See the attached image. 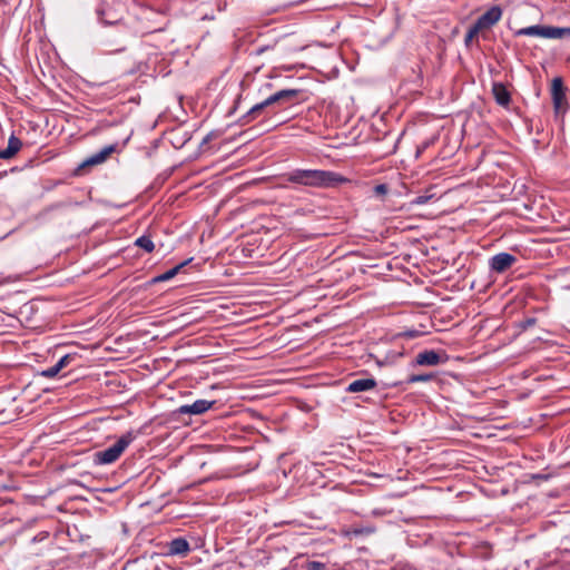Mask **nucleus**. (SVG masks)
I'll return each instance as SVG.
<instances>
[{
  "label": "nucleus",
  "mask_w": 570,
  "mask_h": 570,
  "mask_svg": "<svg viewBox=\"0 0 570 570\" xmlns=\"http://www.w3.org/2000/svg\"><path fill=\"white\" fill-rule=\"evenodd\" d=\"M279 180L282 188H287L289 185L294 187L330 188L345 183L346 178L331 170L295 168L282 174Z\"/></svg>",
  "instance_id": "obj_1"
},
{
  "label": "nucleus",
  "mask_w": 570,
  "mask_h": 570,
  "mask_svg": "<svg viewBox=\"0 0 570 570\" xmlns=\"http://www.w3.org/2000/svg\"><path fill=\"white\" fill-rule=\"evenodd\" d=\"M137 435V431H127L108 449L95 452L92 455L94 463L96 465H107L116 462L125 450L136 440Z\"/></svg>",
  "instance_id": "obj_2"
},
{
  "label": "nucleus",
  "mask_w": 570,
  "mask_h": 570,
  "mask_svg": "<svg viewBox=\"0 0 570 570\" xmlns=\"http://www.w3.org/2000/svg\"><path fill=\"white\" fill-rule=\"evenodd\" d=\"M306 45L296 32L285 33L277 37L273 43L259 46L255 49V55L261 56L267 50L277 49L281 55H291L302 51Z\"/></svg>",
  "instance_id": "obj_3"
},
{
  "label": "nucleus",
  "mask_w": 570,
  "mask_h": 570,
  "mask_svg": "<svg viewBox=\"0 0 570 570\" xmlns=\"http://www.w3.org/2000/svg\"><path fill=\"white\" fill-rule=\"evenodd\" d=\"M551 99L556 116L564 115L568 108V102L566 98V87L562 78L560 77L553 78L551 82Z\"/></svg>",
  "instance_id": "obj_4"
},
{
  "label": "nucleus",
  "mask_w": 570,
  "mask_h": 570,
  "mask_svg": "<svg viewBox=\"0 0 570 570\" xmlns=\"http://www.w3.org/2000/svg\"><path fill=\"white\" fill-rule=\"evenodd\" d=\"M517 261L514 255L501 252L489 259V267L492 272L501 274L510 269Z\"/></svg>",
  "instance_id": "obj_5"
},
{
  "label": "nucleus",
  "mask_w": 570,
  "mask_h": 570,
  "mask_svg": "<svg viewBox=\"0 0 570 570\" xmlns=\"http://www.w3.org/2000/svg\"><path fill=\"white\" fill-rule=\"evenodd\" d=\"M502 17V9L499 6H492L483 14H481L474 24L481 30H489L497 24Z\"/></svg>",
  "instance_id": "obj_6"
},
{
  "label": "nucleus",
  "mask_w": 570,
  "mask_h": 570,
  "mask_svg": "<svg viewBox=\"0 0 570 570\" xmlns=\"http://www.w3.org/2000/svg\"><path fill=\"white\" fill-rule=\"evenodd\" d=\"M302 94L303 90L301 89H283V94H281L279 98L275 101V114L298 104Z\"/></svg>",
  "instance_id": "obj_7"
},
{
  "label": "nucleus",
  "mask_w": 570,
  "mask_h": 570,
  "mask_svg": "<svg viewBox=\"0 0 570 570\" xmlns=\"http://www.w3.org/2000/svg\"><path fill=\"white\" fill-rule=\"evenodd\" d=\"M448 356L444 353L436 352L434 350H425L417 353L415 356V364L420 366H435L444 363Z\"/></svg>",
  "instance_id": "obj_8"
},
{
  "label": "nucleus",
  "mask_w": 570,
  "mask_h": 570,
  "mask_svg": "<svg viewBox=\"0 0 570 570\" xmlns=\"http://www.w3.org/2000/svg\"><path fill=\"white\" fill-rule=\"evenodd\" d=\"M216 401L208 400H196L191 404H184L177 409V413L179 414H190V415H199L207 412Z\"/></svg>",
  "instance_id": "obj_9"
},
{
  "label": "nucleus",
  "mask_w": 570,
  "mask_h": 570,
  "mask_svg": "<svg viewBox=\"0 0 570 570\" xmlns=\"http://www.w3.org/2000/svg\"><path fill=\"white\" fill-rule=\"evenodd\" d=\"M275 115L269 107L265 104V101H261L254 105L239 120L240 125H247L261 116L269 117Z\"/></svg>",
  "instance_id": "obj_10"
},
{
  "label": "nucleus",
  "mask_w": 570,
  "mask_h": 570,
  "mask_svg": "<svg viewBox=\"0 0 570 570\" xmlns=\"http://www.w3.org/2000/svg\"><path fill=\"white\" fill-rule=\"evenodd\" d=\"M167 556H180L185 557L190 551V546L185 538L178 537L167 542L166 544Z\"/></svg>",
  "instance_id": "obj_11"
},
{
  "label": "nucleus",
  "mask_w": 570,
  "mask_h": 570,
  "mask_svg": "<svg viewBox=\"0 0 570 570\" xmlns=\"http://www.w3.org/2000/svg\"><path fill=\"white\" fill-rule=\"evenodd\" d=\"M377 382L373 377L357 379L352 381L346 387L347 393H361L372 391L376 387Z\"/></svg>",
  "instance_id": "obj_12"
},
{
  "label": "nucleus",
  "mask_w": 570,
  "mask_h": 570,
  "mask_svg": "<svg viewBox=\"0 0 570 570\" xmlns=\"http://www.w3.org/2000/svg\"><path fill=\"white\" fill-rule=\"evenodd\" d=\"M492 95L494 97L495 102L499 106L504 107V108L509 107V105L511 102V94L504 83L493 82Z\"/></svg>",
  "instance_id": "obj_13"
},
{
  "label": "nucleus",
  "mask_w": 570,
  "mask_h": 570,
  "mask_svg": "<svg viewBox=\"0 0 570 570\" xmlns=\"http://www.w3.org/2000/svg\"><path fill=\"white\" fill-rule=\"evenodd\" d=\"M116 148H117V145L116 144H112V145H108L106 147H104L100 151L91 155L89 158H87L81 165L79 168H82V167H86V166H94V165H98V164H102L104 161L107 160V158L114 153L116 151Z\"/></svg>",
  "instance_id": "obj_14"
},
{
  "label": "nucleus",
  "mask_w": 570,
  "mask_h": 570,
  "mask_svg": "<svg viewBox=\"0 0 570 570\" xmlns=\"http://www.w3.org/2000/svg\"><path fill=\"white\" fill-rule=\"evenodd\" d=\"M22 147L21 140L11 135L8 140V146L4 149H0V159H11Z\"/></svg>",
  "instance_id": "obj_15"
},
{
  "label": "nucleus",
  "mask_w": 570,
  "mask_h": 570,
  "mask_svg": "<svg viewBox=\"0 0 570 570\" xmlns=\"http://www.w3.org/2000/svg\"><path fill=\"white\" fill-rule=\"evenodd\" d=\"M190 261H191V258L186 259L183 263H180V264L176 265L175 267L170 268L169 271L153 277L149 281V284H157V283L166 282V281H169V279L174 278L180 272V269L184 266H186Z\"/></svg>",
  "instance_id": "obj_16"
},
{
  "label": "nucleus",
  "mask_w": 570,
  "mask_h": 570,
  "mask_svg": "<svg viewBox=\"0 0 570 570\" xmlns=\"http://www.w3.org/2000/svg\"><path fill=\"white\" fill-rule=\"evenodd\" d=\"M376 531V528L374 525H364V527H350L347 529H344L342 531V534L346 538H353V537H363V535H370Z\"/></svg>",
  "instance_id": "obj_17"
},
{
  "label": "nucleus",
  "mask_w": 570,
  "mask_h": 570,
  "mask_svg": "<svg viewBox=\"0 0 570 570\" xmlns=\"http://www.w3.org/2000/svg\"><path fill=\"white\" fill-rule=\"evenodd\" d=\"M570 36V27L546 26L544 38L561 39Z\"/></svg>",
  "instance_id": "obj_18"
},
{
  "label": "nucleus",
  "mask_w": 570,
  "mask_h": 570,
  "mask_svg": "<svg viewBox=\"0 0 570 570\" xmlns=\"http://www.w3.org/2000/svg\"><path fill=\"white\" fill-rule=\"evenodd\" d=\"M546 26L534 24L525 28H521L515 31V36H529V37H541L544 38Z\"/></svg>",
  "instance_id": "obj_19"
},
{
  "label": "nucleus",
  "mask_w": 570,
  "mask_h": 570,
  "mask_svg": "<svg viewBox=\"0 0 570 570\" xmlns=\"http://www.w3.org/2000/svg\"><path fill=\"white\" fill-rule=\"evenodd\" d=\"M135 245L142 248L147 253H151L155 249V244L150 236L142 235L135 240Z\"/></svg>",
  "instance_id": "obj_20"
},
{
  "label": "nucleus",
  "mask_w": 570,
  "mask_h": 570,
  "mask_svg": "<svg viewBox=\"0 0 570 570\" xmlns=\"http://www.w3.org/2000/svg\"><path fill=\"white\" fill-rule=\"evenodd\" d=\"M435 375L433 373H426V374H412L407 377L406 383L413 384L419 382H429L433 380Z\"/></svg>",
  "instance_id": "obj_21"
},
{
  "label": "nucleus",
  "mask_w": 570,
  "mask_h": 570,
  "mask_svg": "<svg viewBox=\"0 0 570 570\" xmlns=\"http://www.w3.org/2000/svg\"><path fill=\"white\" fill-rule=\"evenodd\" d=\"M481 32V30L473 23L466 31L464 43L466 47L471 46L473 39Z\"/></svg>",
  "instance_id": "obj_22"
},
{
  "label": "nucleus",
  "mask_w": 570,
  "mask_h": 570,
  "mask_svg": "<svg viewBox=\"0 0 570 570\" xmlns=\"http://www.w3.org/2000/svg\"><path fill=\"white\" fill-rule=\"evenodd\" d=\"M433 197H434L433 194H428V193H425L423 195H419L411 200V205H416V206L424 205V204L429 203Z\"/></svg>",
  "instance_id": "obj_23"
},
{
  "label": "nucleus",
  "mask_w": 570,
  "mask_h": 570,
  "mask_svg": "<svg viewBox=\"0 0 570 570\" xmlns=\"http://www.w3.org/2000/svg\"><path fill=\"white\" fill-rule=\"evenodd\" d=\"M281 94H283V89L273 92L272 95H269L267 98L264 99L267 107H269L274 114H275V101L279 98Z\"/></svg>",
  "instance_id": "obj_24"
},
{
  "label": "nucleus",
  "mask_w": 570,
  "mask_h": 570,
  "mask_svg": "<svg viewBox=\"0 0 570 570\" xmlns=\"http://www.w3.org/2000/svg\"><path fill=\"white\" fill-rule=\"evenodd\" d=\"M76 357L77 354H66L56 364L61 371L62 368L67 367Z\"/></svg>",
  "instance_id": "obj_25"
},
{
  "label": "nucleus",
  "mask_w": 570,
  "mask_h": 570,
  "mask_svg": "<svg viewBox=\"0 0 570 570\" xmlns=\"http://www.w3.org/2000/svg\"><path fill=\"white\" fill-rule=\"evenodd\" d=\"M306 570H330L327 566L320 561H307L305 564Z\"/></svg>",
  "instance_id": "obj_26"
},
{
  "label": "nucleus",
  "mask_w": 570,
  "mask_h": 570,
  "mask_svg": "<svg viewBox=\"0 0 570 570\" xmlns=\"http://www.w3.org/2000/svg\"><path fill=\"white\" fill-rule=\"evenodd\" d=\"M60 372L59 367L57 366V364H55L53 366L51 367H48L43 371L40 372V375L43 376V377H47V379H52L55 377L58 373Z\"/></svg>",
  "instance_id": "obj_27"
},
{
  "label": "nucleus",
  "mask_w": 570,
  "mask_h": 570,
  "mask_svg": "<svg viewBox=\"0 0 570 570\" xmlns=\"http://www.w3.org/2000/svg\"><path fill=\"white\" fill-rule=\"evenodd\" d=\"M537 323V320L534 317H527L525 320L521 321L519 324V327L523 331L532 327Z\"/></svg>",
  "instance_id": "obj_28"
},
{
  "label": "nucleus",
  "mask_w": 570,
  "mask_h": 570,
  "mask_svg": "<svg viewBox=\"0 0 570 570\" xmlns=\"http://www.w3.org/2000/svg\"><path fill=\"white\" fill-rule=\"evenodd\" d=\"M389 191L386 184H379L374 187V194L377 196L385 195Z\"/></svg>",
  "instance_id": "obj_29"
},
{
  "label": "nucleus",
  "mask_w": 570,
  "mask_h": 570,
  "mask_svg": "<svg viewBox=\"0 0 570 570\" xmlns=\"http://www.w3.org/2000/svg\"><path fill=\"white\" fill-rule=\"evenodd\" d=\"M48 537H49V532L41 531L40 533H38L37 535H35L32 538V542L42 541V540L47 539Z\"/></svg>",
  "instance_id": "obj_30"
},
{
  "label": "nucleus",
  "mask_w": 570,
  "mask_h": 570,
  "mask_svg": "<svg viewBox=\"0 0 570 570\" xmlns=\"http://www.w3.org/2000/svg\"><path fill=\"white\" fill-rule=\"evenodd\" d=\"M220 135H222V131H219V130H213V131L208 132L206 136H207L210 140H213V139L218 138Z\"/></svg>",
  "instance_id": "obj_31"
},
{
  "label": "nucleus",
  "mask_w": 570,
  "mask_h": 570,
  "mask_svg": "<svg viewBox=\"0 0 570 570\" xmlns=\"http://www.w3.org/2000/svg\"><path fill=\"white\" fill-rule=\"evenodd\" d=\"M104 13H105V12H104V10H102L101 8H98V9H97V14H98L99 19H100L104 23H106V24H110V23H111V21L105 20V19L102 18Z\"/></svg>",
  "instance_id": "obj_32"
},
{
  "label": "nucleus",
  "mask_w": 570,
  "mask_h": 570,
  "mask_svg": "<svg viewBox=\"0 0 570 570\" xmlns=\"http://www.w3.org/2000/svg\"><path fill=\"white\" fill-rule=\"evenodd\" d=\"M429 144L428 142H424L421 147L417 148V153H421L422 150H424L425 148H428Z\"/></svg>",
  "instance_id": "obj_33"
},
{
  "label": "nucleus",
  "mask_w": 570,
  "mask_h": 570,
  "mask_svg": "<svg viewBox=\"0 0 570 570\" xmlns=\"http://www.w3.org/2000/svg\"><path fill=\"white\" fill-rule=\"evenodd\" d=\"M208 141H210V139L207 136H205V138L203 139V144H207Z\"/></svg>",
  "instance_id": "obj_34"
},
{
  "label": "nucleus",
  "mask_w": 570,
  "mask_h": 570,
  "mask_svg": "<svg viewBox=\"0 0 570 570\" xmlns=\"http://www.w3.org/2000/svg\"><path fill=\"white\" fill-rule=\"evenodd\" d=\"M406 335L410 336V337H413L414 336V332H409V333H406Z\"/></svg>",
  "instance_id": "obj_35"
},
{
  "label": "nucleus",
  "mask_w": 570,
  "mask_h": 570,
  "mask_svg": "<svg viewBox=\"0 0 570 570\" xmlns=\"http://www.w3.org/2000/svg\"><path fill=\"white\" fill-rule=\"evenodd\" d=\"M136 71H141V63H139V65L137 66Z\"/></svg>",
  "instance_id": "obj_36"
}]
</instances>
